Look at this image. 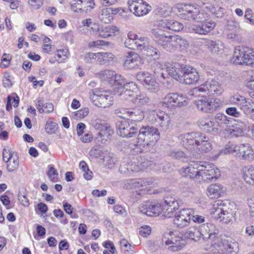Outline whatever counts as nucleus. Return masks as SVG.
I'll return each instance as SVG.
<instances>
[{
    "label": "nucleus",
    "mask_w": 254,
    "mask_h": 254,
    "mask_svg": "<svg viewBox=\"0 0 254 254\" xmlns=\"http://www.w3.org/2000/svg\"><path fill=\"white\" fill-rule=\"evenodd\" d=\"M176 8L179 12H182L180 17L184 19L192 20L194 22H202L200 25H193L190 29L191 32L200 35H206L213 30L216 24L212 21H207L209 15L204 10H200L198 8L190 4L178 3Z\"/></svg>",
    "instance_id": "1"
},
{
    "label": "nucleus",
    "mask_w": 254,
    "mask_h": 254,
    "mask_svg": "<svg viewBox=\"0 0 254 254\" xmlns=\"http://www.w3.org/2000/svg\"><path fill=\"white\" fill-rule=\"evenodd\" d=\"M180 173L183 177L198 182L212 180L220 176V171L214 165L202 161H190L188 167L181 169Z\"/></svg>",
    "instance_id": "2"
},
{
    "label": "nucleus",
    "mask_w": 254,
    "mask_h": 254,
    "mask_svg": "<svg viewBox=\"0 0 254 254\" xmlns=\"http://www.w3.org/2000/svg\"><path fill=\"white\" fill-rule=\"evenodd\" d=\"M163 206L166 208L164 216L167 218L174 216L173 223L179 228L188 226L192 216L195 214L193 208H183L177 211L179 208V204L177 198L173 194L165 196Z\"/></svg>",
    "instance_id": "3"
},
{
    "label": "nucleus",
    "mask_w": 254,
    "mask_h": 254,
    "mask_svg": "<svg viewBox=\"0 0 254 254\" xmlns=\"http://www.w3.org/2000/svg\"><path fill=\"white\" fill-rule=\"evenodd\" d=\"M179 139L185 148L195 155L206 153L212 149L209 137L199 132H191L180 134Z\"/></svg>",
    "instance_id": "4"
},
{
    "label": "nucleus",
    "mask_w": 254,
    "mask_h": 254,
    "mask_svg": "<svg viewBox=\"0 0 254 254\" xmlns=\"http://www.w3.org/2000/svg\"><path fill=\"white\" fill-rule=\"evenodd\" d=\"M160 138L158 128L153 126H143L140 127L137 136V144L133 148L135 153L150 151Z\"/></svg>",
    "instance_id": "5"
},
{
    "label": "nucleus",
    "mask_w": 254,
    "mask_h": 254,
    "mask_svg": "<svg viewBox=\"0 0 254 254\" xmlns=\"http://www.w3.org/2000/svg\"><path fill=\"white\" fill-rule=\"evenodd\" d=\"M221 153H235V156L243 160L252 161L254 160V149L249 143L234 144L230 142L226 144Z\"/></svg>",
    "instance_id": "6"
},
{
    "label": "nucleus",
    "mask_w": 254,
    "mask_h": 254,
    "mask_svg": "<svg viewBox=\"0 0 254 254\" xmlns=\"http://www.w3.org/2000/svg\"><path fill=\"white\" fill-rule=\"evenodd\" d=\"M190 102L188 97L182 93L172 92L167 94L162 99L163 107L171 110L187 106Z\"/></svg>",
    "instance_id": "7"
},
{
    "label": "nucleus",
    "mask_w": 254,
    "mask_h": 254,
    "mask_svg": "<svg viewBox=\"0 0 254 254\" xmlns=\"http://www.w3.org/2000/svg\"><path fill=\"white\" fill-rule=\"evenodd\" d=\"M222 92L221 86L217 80L208 79L200 86L192 89L190 91V95L198 97L200 95L201 93L213 95L220 94Z\"/></svg>",
    "instance_id": "8"
},
{
    "label": "nucleus",
    "mask_w": 254,
    "mask_h": 254,
    "mask_svg": "<svg viewBox=\"0 0 254 254\" xmlns=\"http://www.w3.org/2000/svg\"><path fill=\"white\" fill-rule=\"evenodd\" d=\"M224 205V203L222 200L215 201L210 209V214L215 220L227 224L231 220L232 214L231 212L224 210L222 207Z\"/></svg>",
    "instance_id": "9"
},
{
    "label": "nucleus",
    "mask_w": 254,
    "mask_h": 254,
    "mask_svg": "<svg viewBox=\"0 0 254 254\" xmlns=\"http://www.w3.org/2000/svg\"><path fill=\"white\" fill-rule=\"evenodd\" d=\"M139 126L128 120L119 121L116 123L117 132L123 137H132L137 133Z\"/></svg>",
    "instance_id": "10"
},
{
    "label": "nucleus",
    "mask_w": 254,
    "mask_h": 254,
    "mask_svg": "<svg viewBox=\"0 0 254 254\" xmlns=\"http://www.w3.org/2000/svg\"><path fill=\"white\" fill-rule=\"evenodd\" d=\"M213 246L219 254H237L239 251L238 244L231 240H218Z\"/></svg>",
    "instance_id": "11"
},
{
    "label": "nucleus",
    "mask_w": 254,
    "mask_h": 254,
    "mask_svg": "<svg viewBox=\"0 0 254 254\" xmlns=\"http://www.w3.org/2000/svg\"><path fill=\"white\" fill-rule=\"evenodd\" d=\"M152 36L154 40L164 49L168 51H173V36H166L162 30L158 28L153 29L151 30Z\"/></svg>",
    "instance_id": "12"
},
{
    "label": "nucleus",
    "mask_w": 254,
    "mask_h": 254,
    "mask_svg": "<svg viewBox=\"0 0 254 254\" xmlns=\"http://www.w3.org/2000/svg\"><path fill=\"white\" fill-rule=\"evenodd\" d=\"M197 109L204 113H212L219 106V101L217 99L203 97L194 101Z\"/></svg>",
    "instance_id": "13"
},
{
    "label": "nucleus",
    "mask_w": 254,
    "mask_h": 254,
    "mask_svg": "<svg viewBox=\"0 0 254 254\" xmlns=\"http://www.w3.org/2000/svg\"><path fill=\"white\" fill-rule=\"evenodd\" d=\"M139 211L148 216H158L162 211V208L159 203L152 201L143 202L139 207Z\"/></svg>",
    "instance_id": "14"
},
{
    "label": "nucleus",
    "mask_w": 254,
    "mask_h": 254,
    "mask_svg": "<svg viewBox=\"0 0 254 254\" xmlns=\"http://www.w3.org/2000/svg\"><path fill=\"white\" fill-rule=\"evenodd\" d=\"M136 78L150 92H156L158 90V83L148 72L145 71L139 72L136 75Z\"/></svg>",
    "instance_id": "15"
},
{
    "label": "nucleus",
    "mask_w": 254,
    "mask_h": 254,
    "mask_svg": "<svg viewBox=\"0 0 254 254\" xmlns=\"http://www.w3.org/2000/svg\"><path fill=\"white\" fill-rule=\"evenodd\" d=\"M183 82L187 85L195 84L199 80V74L197 70L194 67L185 65L182 70Z\"/></svg>",
    "instance_id": "16"
},
{
    "label": "nucleus",
    "mask_w": 254,
    "mask_h": 254,
    "mask_svg": "<svg viewBox=\"0 0 254 254\" xmlns=\"http://www.w3.org/2000/svg\"><path fill=\"white\" fill-rule=\"evenodd\" d=\"M128 1L129 10L137 16H142L149 13L151 10V6L145 1Z\"/></svg>",
    "instance_id": "17"
},
{
    "label": "nucleus",
    "mask_w": 254,
    "mask_h": 254,
    "mask_svg": "<svg viewBox=\"0 0 254 254\" xmlns=\"http://www.w3.org/2000/svg\"><path fill=\"white\" fill-rule=\"evenodd\" d=\"M170 238L164 236L162 241L172 251L180 250L185 246V241L181 236L174 234L170 235Z\"/></svg>",
    "instance_id": "18"
},
{
    "label": "nucleus",
    "mask_w": 254,
    "mask_h": 254,
    "mask_svg": "<svg viewBox=\"0 0 254 254\" xmlns=\"http://www.w3.org/2000/svg\"><path fill=\"white\" fill-rule=\"evenodd\" d=\"M154 118V124L161 131H165L169 128L171 124V118L168 114L159 111L156 113Z\"/></svg>",
    "instance_id": "19"
},
{
    "label": "nucleus",
    "mask_w": 254,
    "mask_h": 254,
    "mask_svg": "<svg viewBox=\"0 0 254 254\" xmlns=\"http://www.w3.org/2000/svg\"><path fill=\"white\" fill-rule=\"evenodd\" d=\"M139 159L138 157L132 159H124L122 161L119 170L121 173L125 174L128 172L139 171Z\"/></svg>",
    "instance_id": "20"
},
{
    "label": "nucleus",
    "mask_w": 254,
    "mask_h": 254,
    "mask_svg": "<svg viewBox=\"0 0 254 254\" xmlns=\"http://www.w3.org/2000/svg\"><path fill=\"white\" fill-rule=\"evenodd\" d=\"M94 27L92 29L96 31L97 34L100 38H107L113 35H115L119 31V28L114 25L104 26L94 24Z\"/></svg>",
    "instance_id": "21"
},
{
    "label": "nucleus",
    "mask_w": 254,
    "mask_h": 254,
    "mask_svg": "<svg viewBox=\"0 0 254 254\" xmlns=\"http://www.w3.org/2000/svg\"><path fill=\"white\" fill-rule=\"evenodd\" d=\"M213 120L217 131L222 130L224 135L226 134L227 130L229 129L231 124L229 118L224 114L219 113L213 118Z\"/></svg>",
    "instance_id": "22"
},
{
    "label": "nucleus",
    "mask_w": 254,
    "mask_h": 254,
    "mask_svg": "<svg viewBox=\"0 0 254 254\" xmlns=\"http://www.w3.org/2000/svg\"><path fill=\"white\" fill-rule=\"evenodd\" d=\"M151 179L136 178L127 180L125 183L124 188L126 189H141L152 184Z\"/></svg>",
    "instance_id": "23"
},
{
    "label": "nucleus",
    "mask_w": 254,
    "mask_h": 254,
    "mask_svg": "<svg viewBox=\"0 0 254 254\" xmlns=\"http://www.w3.org/2000/svg\"><path fill=\"white\" fill-rule=\"evenodd\" d=\"M200 233L204 240L214 239L218 233V230L212 223L204 224L200 227Z\"/></svg>",
    "instance_id": "24"
},
{
    "label": "nucleus",
    "mask_w": 254,
    "mask_h": 254,
    "mask_svg": "<svg viewBox=\"0 0 254 254\" xmlns=\"http://www.w3.org/2000/svg\"><path fill=\"white\" fill-rule=\"evenodd\" d=\"M141 59L140 56L134 52L127 53L124 61V66L128 68H134L141 64Z\"/></svg>",
    "instance_id": "25"
},
{
    "label": "nucleus",
    "mask_w": 254,
    "mask_h": 254,
    "mask_svg": "<svg viewBox=\"0 0 254 254\" xmlns=\"http://www.w3.org/2000/svg\"><path fill=\"white\" fill-rule=\"evenodd\" d=\"M198 126L201 129L207 132L213 134L218 132L213 118L201 119L198 121Z\"/></svg>",
    "instance_id": "26"
},
{
    "label": "nucleus",
    "mask_w": 254,
    "mask_h": 254,
    "mask_svg": "<svg viewBox=\"0 0 254 254\" xmlns=\"http://www.w3.org/2000/svg\"><path fill=\"white\" fill-rule=\"evenodd\" d=\"M185 65L180 64L178 63H174L173 64H167L166 66V71L168 74L176 80L179 81L181 80L182 76L180 73H182L183 68Z\"/></svg>",
    "instance_id": "27"
},
{
    "label": "nucleus",
    "mask_w": 254,
    "mask_h": 254,
    "mask_svg": "<svg viewBox=\"0 0 254 254\" xmlns=\"http://www.w3.org/2000/svg\"><path fill=\"white\" fill-rule=\"evenodd\" d=\"M246 125L244 123H242L241 125L236 124L235 126H230V127L227 129L226 134L224 135L225 137H240L244 135V130L246 129Z\"/></svg>",
    "instance_id": "28"
},
{
    "label": "nucleus",
    "mask_w": 254,
    "mask_h": 254,
    "mask_svg": "<svg viewBox=\"0 0 254 254\" xmlns=\"http://www.w3.org/2000/svg\"><path fill=\"white\" fill-rule=\"evenodd\" d=\"M93 104L99 107H109L113 104V97L112 94L109 91L105 92V93H104L102 96L98 98V100Z\"/></svg>",
    "instance_id": "29"
},
{
    "label": "nucleus",
    "mask_w": 254,
    "mask_h": 254,
    "mask_svg": "<svg viewBox=\"0 0 254 254\" xmlns=\"http://www.w3.org/2000/svg\"><path fill=\"white\" fill-rule=\"evenodd\" d=\"M240 109L247 117L254 120V101L253 100L246 98Z\"/></svg>",
    "instance_id": "30"
},
{
    "label": "nucleus",
    "mask_w": 254,
    "mask_h": 254,
    "mask_svg": "<svg viewBox=\"0 0 254 254\" xmlns=\"http://www.w3.org/2000/svg\"><path fill=\"white\" fill-rule=\"evenodd\" d=\"M225 190L223 186L218 184H211L207 189V194L211 198H218L224 192Z\"/></svg>",
    "instance_id": "31"
},
{
    "label": "nucleus",
    "mask_w": 254,
    "mask_h": 254,
    "mask_svg": "<svg viewBox=\"0 0 254 254\" xmlns=\"http://www.w3.org/2000/svg\"><path fill=\"white\" fill-rule=\"evenodd\" d=\"M244 47L237 46L235 47L233 56L231 59V63L235 64H244Z\"/></svg>",
    "instance_id": "32"
},
{
    "label": "nucleus",
    "mask_w": 254,
    "mask_h": 254,
    "mask_svg": "<svg viewBox=\"0 0 254 254\" xmlns=\"http://www.w3.org/2000/svg\"><path fill=\"white\" fill-rule=\"evenodd\" d=\"M144 118L143 111L139 108H129L128 120L129 122H140Z\"/></svg>",
    "instance_id": "33"
},
{
    "label": "nucleus",
    "mask_w": 254,
    "mask_h": 254,
    "mask_svg": "<svg viewBox=\"0 0 254 254\" xmlns=\"http://www.w3.org/2000/svg\"><path fill=\"white\" fill-rule=\"evenodd\" d=\"M246 97L236 93L230 96L226 100V103L228 105L237 106L239 109L245 101Z\"/></svg>",
    "instance_id": "34"
},
{
    "label": "nucleus",
    "mask_w": 254,
    "mask_h": 254,
    "mask_svg": "<svg viewBox=\"0 0 254 254\" xmlns=\"http://www.w3.org/2000/svg\"><path fill=\"white\" fill-rule=\"evenodd\" d=\"M114 131L111 127L108 124L105 127L97 134V138L102 143H105L108 139H110L113 134Z\"/></svg>",
    "instance_id": "35"
},
{
    "label": "nucleus",
    "mask_w": 254,
    "mask_h": 254,
    "mask_svg": "<svg viewBox=\"0 0 254 254\" xmlns=\"http://www.w3.org/2000/svg\"><path fill=\"white\" fill-rule=\"evenodd\" d=\"M162 25L163 27L174 31H180L184 28L183 24L174 20L165 19Z\"/></svg>",
    "instance_id": "36"
},
{
    "label": "nucleus",
    "mask_w": 254,
    "mask_h": 254,
    "mask_svg": "<svg viewBox=\"0 0 254 254\" xmlns=\"http://www.w3.org/2000/svg\"><path fill=\"white\" fill-rule=\"evenodd\" d=\"M173 50L176 48L180 51L186 50L189 46V43L184 38L175 35L173 36Z\"/></svg>",
    "instance_id": "37"
},
{
    "label": "nucleus",
    "mask_w": 254,
    "mask_h": 254,
    "mask_svg": "<svg viewBox=\"0 0 254 254\" xmlns=\"http://www.w3.org/2000/svg\"><path fill=\"white\" fill-rule=\"evenodd\" d=\"M113 11L111 8L103 9L99 15L100 20L105 23H110L113 20Z\"/></svg>",
    "instance_id": "38"
},
{
    "label": "nucleus",
    "mask_w": 254,
    "mask_h": 254,
    "mask_svg": "<svg viewBox=\"0 0 254 254\" xmlns=\"http://www.w3.org/2000/svg\"><path fill=\"white\" fill-rule=\"evenodd\" d=\"M244 178L247 184L254 185V166L246 167L243 169Z\"/></svg>",
    "instance_id": "39"
},
{
    "label": "nucleus",
    "mask_w": 254,
    "mask_h": 254,
    "mask_svg": "<svg viewBox=\"0 0 254 254\" xmlns=\"http://www.w3.org/2000/svg\"><path fill=\"white\" fill-rule=\"evenodd\" d=\"M185 236L186 238L193 240L194 241H198L202 237L200 229H197L196 227L190 228L186 232Z\"/></svg>",
    "instance_id": "40"
},
{
    "label": "nucleus",
    "mask_w": 254,
    "mask_h": 254,
    "mask_svg": "<svg viewBox=\"0 0 254 254\" xmlns=\"http://www.w3.org/2000/svg\"><path fill=\"white\" fill-rule=\"evenodd\" d=\"M97 57L98 58V62L101 64L111 62L114 60L115 58L112 53L109 52L98 53Z\"/></svg>",
    "instance_id": "41"
},
{
    "label": "nucleus",
    "mask_w": 254,
    "mask_h": 254,
    "mask_svg": "<svg viewBox=\"0 0 254 254\" xmlns=\"http://www.w3.org/2000/svg\"><path fill=\"white\" fill-rule=\"evenodd\" d=\"M208 45L210 51L213 53L221 52L224 48L223 43L219 40L209 41Z\"/></svg>",
    "instance_id": "42"
},
{
    "label": "nucleus",
    "mask_w": 254,
    "mask_h": 254,
    "mask_svg": "<svg viewBox=\"0 0 254 254\" xmlns=\"http://www.w3.org/2000/svg\"><path fill=\"white\" fill-rule=\"evenodd\" d=\"M244 64H254V51L253 49L244 47Z\"/></svg>",
    "instance_id": "43"
},
{
    "label": "nucleus",
    "mask_w": 254,
    "mask_h": 254,
    "mask_svg": "<svg viewBox=\"0 0 254 254\" xmlns=\"http://www.w3.org/2000/svg\"><path fill=\"white\" fill-rule=\"evenodd\" d=\"M142 53L146 56L152 57L154 59H158L160 57L159 50L152 46L148 45V44L143 50Z\"/></svg>",
    "instance_id": "44"
},
{
    "label": "nucleus",
    "mask_w": 254,
    "mask_h": 254,
    "mask_svg": "<svg viewBox=\"0 0 254 254\" xmlns=\"http://www.w3.org/2000/svg\"><path fill=\"white\" fill-rule=\"evenodd\" d=\"M168 155L174 159L181 160L184 162H185V159L188 157L183 151L176 149L171 150Z\"/></svg>",
    "instance_id": "45"
},
{
    "label": "nucleus",
    "mask_w": 254,
    "mask_h": 254,
    "mask_svg": "<svg viewBox=\"0 0 254 254\" xmlns=\"http://www.w3.org/2000/svg\"><path fill=\"white\" fill-rule=\"evenodd\" d=\"M167 64L164 63L157 62L155 63L154 68V72L157 76L160 75V76L164 79L165 78V73L164 71H166V66Z\"/></svg>",
    "instance_id": "46"
},
{
    "label": "nucleus",
    "mask_w": 254,
    "mask_h": 254,
    "mask_svg": "<svg viewBox=\"0 0 254 254\" xmlns=\"http://www.w3.org/2000/svg\"><path fill=\"white\" fill-rule=\"evenodd\" d=\"M131 101L135 104H139L140 105H144L147 104L149 101V99L146 96L145 94L140 93L139 95H137L134 97V98L131 99Z\"/></svg>",
    "instance_id": "47"
},
{
    "label": "nucleus",
    "mask_w": 254,
    "mask_h": 254,
    "mask_svg": "<svg viewBox=\"0 0 254 254\" xmlns=\"http://www.w3.org/2000/svg\"><path fill=\"white\" fill-rule=\"evenodd\" d=\"M107 91L102 88H95L90 92V99L93 103H94L98 100V98L102 96L105 92Z\"/></svg>",
    "instance_id": "48"
},
{
    "label": "nucleus",
    "mask_w": 254,
    "mask_h": 254,
    "mask_svg": "<svg viewBox=\"0 0 254 254\" xmlns=\"http://www.w3.org/2000/svg\"><path fill=\"white\" fill-rule=\"evenodd\" d=\"M69 54L68 50L67 49H60L56 51V55L58 57L57 61L59 63H63L68 58Z\"/></svg>",
    "instance_id": "49"
},
{
    "label": "nucleus",
    "mask_w": 254,
    "mask_h": 254,
    "mask_svg": "<svg viewBox=\"0 0 254 254\" xmlns=\"http://www.w3.org/2000/svg\"><path fill=\"white\" fill-rule=\"evenodd\" d=\"M57 124L51 120H48L45 126V131L49 134H52L56 133L58 127Z\"/></svg>",
    "instance_id": "50"
},
{
    "label": "nucleus",
    "mask_w": 254,
    "mask_h": 254,
    "mask_svg": "<svg viewBox=\"0 0 254 254\" xmlns=\"http://www.w3.org/2000/svg\"><path fill=\"white\" fill-rule=\"evenodd\" d=\"M100 74L102 76L103 79L107 80L112 84V82L116 75L115 71L110 70H106L102 71L100 72Z\"/></svg>",
    "instance_id": "51"
},
{
    "label": "nucleus",
    "mask_w": 254,
    "mask_h": 254,
    "mask_svg": "<svg viewBox=\"0 0 254 254\" xmlns=\"http://www.w3.org/2000/svg\"><path fill=\"white\" fill-rule=\"evenodd\" d=\"M135 49L140 50L141 52L148 45V39L144 37H138L135 41Z\"/></svg>",
    "instance_id": "52"
},
{
    "label": "nucleus",
    "mask_w": 254,
    "mask_h": 254,
    "mask_svg": "<svg viewBox=\"0 0 254 254\" xmlns=\"http://www.w3.org/2000/svg\"><path fill=\"white\" fill-rule=\"evenodd\" d=\"M48 171L47 175L49 179L53 182H56L57 181V177L58 176V173L56 169L54 168V166L52 164L49 165L48 166Z\"/></svg>",
    "instance_id": "53"
},
{
    "label": "nucleus",
    "mask_w": 254,
    "mask_h": 254,
    "mask_svg": "<svg viewBox=\"0 0 254 254\" xmlns=\"http://www.w3.org/2000/svg\"><path fill=\"white\" fill-rule=\"evenodd\" d=\"M109 43V42L104 40H97L90 41L88 44V47L90 48L100 49L104 46H108Z\"/></svg>",
    "instance_id": "54"
},
{
    "label": "nucleus",
    "mask_w": 254,
    "mask_h": 254,
    "mask_svg": "<svg viewBox=\"0 0 254 254\" xmlns=\"http://www.w3.org/2000/svg\"><path fill=\"white\" fill-rule=\"evenodd\" d=\"M209 11L217 15V17L221 16L223 14L224 9L223 8L219 7L215 4L210 5L209 6L206 7Z\"/></svg>",
    "instance_id": "55"
},
{
    "label": "nucleus",
    "mask_w": 254,
    "mask_h": 254,
    "mask_svg": "<svg viewBox=\"0 0 254 254\" xmlns=\"http://www.w3.org/2000/svg\"><path fill=\"white\" fill-rule=\"evenodd\" d=\"M89 113V109L88 108L81 109L72 114V117L75 119H81L86 116Z\"/></svg>",
    "instance_id": "56"
},
{
    "label": "nucleus",
    "mask_w": 254,
    "mask_h": 254,
    "mask_svg": "<svg viewBox=\"0 0 254 254\" xmlns=\"http://www.w3.org/2000/svg\"><path fill=\"white\" fill-rule=\"evenodd\" d=\"M170 11L171 9L168 5H160L156 9V12L158 14L165 17L169 15Z\"/></svg>",
    "instance_id": "57"
},
{
    "label": "nucleus",
    "mask_w": 254,
    "mask_h": 254,
    "mask_svg": "<svg viewBox=\"0 0 254 254\" xmlns=\"http://www.w3.org/2000/svg\"><path fill=\"white\" fill-rule=\"evenodd\" d=\"M122 91L119 94L123 100H127L131 101V99L134 98V92L128 91L126 89H121Z\"/></svg>",
    "instance_id": "58"
},
{
    "label": "nucleus",
    "mask_w": 254,
    "mask_h": 254,
    "mask_svg": "<svg viewBox=\"0 0 254 254\" xmlns=\"http://www.w3.org/2000/svg\"><path fill=\"white\" fill-rule=\"evenodd\" d=\"M126 83V79L120 74H116L114 80L112 82V84L114 86H119V88L122 89L123 86Z\"/></svg>",
    "instance_id": "59"
},
{
    "label": "nucleus",
    "mask_w": 254,
    "mask_h": 254,
    "mask_svg": "<svg viewBox=\"0 0 254 254\" xmlns=\"http://www.w3.org/2000/svg\"><path fill=\"white\" fill-rule=\"evenodd\" d=\"M91 124L95 129L99 130L100 131L107 124L104 121L99 119H96L92 120Z\"/></svg>",
    "instance_id": "60"
},
{
    "label": "nucleus",
    "mask_w": 254,
    "mask_h": 254,
    "mask_svg": "<svg viewBox=\"0 0 254 254\" xmlns=\"http://www.w3.org/2000/svg\"><path fill=\"white\" fill-rule=\"evenodd\" d=\"M98 53H88L83 56V60L86 63H93L94 61L98 62V58L97 57Z\"/></svg>",
    "instance_id": "61"
},
{
    "label": "nucleus",
    "mask_w": 254,
    "mask_h": 254,
    "mask_svg": "<svg viewBox=\"0 0 254 254\" xmlns=\"http://www.w3.org/2000/svg\"><path fill=\"white\" fill-rule=\"evenodd\" d=\"M105 165L109 169L113 168L116 164V158L110 155L104 156L103 159Z\"/></svg>",
    "instance_id": "62"
},
{
    "label": "nucleus",
    "mask_w": 254,
    "mask_h": 254,
    "mask_svg": "<svg viewBox=\"0 0 254 254\" xmlns=\"http://www.w3.org/2000/svg\"><path fill=\"white\" fill-rule=\"evenodd\" d=\"M129 108H119L115 110V114L119 117L128 120Z\"/></svg>",
    "instance_id": "63"
},
{
    "label": "nucleus",
    "mask_w": 254,
    "mask_h": 254,
    "mask_svg": "<svg viewBox=\"0 0 254 254\" xmlns=\"http://www.w3.org/2000/svg\"><path fill=\"white\" fill-rule=\"evenodd\" d=\"M139 159V163L138 165L139 171L144 170L148 168H151L152 162L151 161L148 160L143 159L140 157H138Z\"/></svg>",
    "instance_id": "64"
}]
</instances>
